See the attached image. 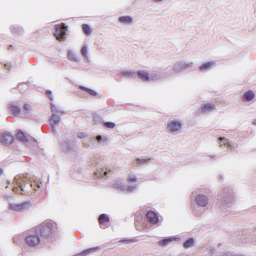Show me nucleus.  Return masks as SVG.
<instances>
[{"instance_id": "obj_13", "label": "nucleus", "mask_w": 256, "mask_h": 256, "mask_svg": "<svg viewBox=\"0 0 256 256\" xmlns=\"http://www.w3.org/2000/svg\"><path fill=\"white\" fill-rule=\"evenodd\" d=\"M244 98L247 101L252 100L254 97V94L252 91H248L244 94Z\"/></svg>"}, {"instance_id": "obj_31", "label": "nucleus", "mask_w": 256, "mask_h": 256, "mask_svg": "<svg viewBox=\"0 0 256 256\" xmlns=\"http://www.w3.org/2000/svg\"><path fill=\"white\" fill-rule=\"evenodd\" d=\"M96 139L98 140H100L102 139V136H96Z\"/></svg>"}, {"instance_id": "obj_21", "label": "nucleus", "mask_w": 256, "mask_h": 256, "mask_svg": "<svg viewBox=\"0 0 256 256\" xmlns=\"http://www.w3.org/2000/svg\"><path fill=\"white\" fill-rule=\"evenodd\" d=\"M133 74V72L129 71H122L118 73V75L120 76H130Z\"/></svg>"}, {"instance_id": "obj_28", "label": "nucleus", "mask_w": 256, "mask_h": 256, "mask_svg": "<svg viewBox=\"0 0 256 256\" xmlns=\"http://www.w3.org/2000/svg\"><path fill=\"white\" fill-rule=\"evenodd\" d=\"M148 160H150V159H148V160H147V159H140V158L137 159L138 162L140 164L146 162Z\"/></svg>"}, {"instance_id": "obj_3", "label": "nucleus", "mask_w": 256, "mask_h": 256, "mask_svg": "<svg viewBox=\"0 0 256 256\" xmlns=\"http://www.w3.org/2000/svg\"><path fill=\"white\" fill-rule=\"evenodd\" d=\"M0 140L2 144L8 145L13 142L14 138L10 134L4 132L2 134Z\"/></svg>"}, {"instance_id": "obj_20", "label": "nucleus", "mask_w": 256, "mask_h": 256, "mask_svg": "<svg viewBox=\"0 0 256 256\" xmlns=\"http://www.w3.org/2000/svg\"><path fill=\"white\" fill-rule=\"evenodd\" d=\"M172 241V238H168L162 240L159 242V244L162 246H166L170 242Z\"/></svg>"}, {"instance_id": "obj_10", "label": "nucleus", "mask_w": 256, "mask_h": 256, "mask_svg": "<svg viewBox=\"0 0 256 256\" xmlns=\"http://www.w3.org/2000/svg\"><path fill=\"white\" fill-rule=\"evenodd\" d=\"M215 105L214 104H204L202 107V112H206L214 109Z\"/></svg>"}, {"instance_id": "obj_19", "label": "nucleus", "mask_w": 256, "mask_h": 256, "mask_svg": "<svg viewBox=\"0 0 256 256\" xmlns=\"http://www.w3.org/2000/svg\"><path fill=\"white\" fill-rule=\"evenodd\" d=\"M193 240L192 238H190L184 244V246L185 248H188L190 247H191L193 245Z\"/></svg>"}, {"instance_id": "obj_7", "label": "nucleus", "mask_w": 256, "mask_h": 256, "mask_svg": "<svg viewBox=\"0 0 256 256\" xmlns=\"http://www.w3.org/2000/svg\"><path fill=\"white\" fill-rule=\"evenodd\" d=\"M181 124L178 121H172L168 123V128L171 132L178 130L181 128Z\"/></svg>"}, {"instance_id": "obj_35", "label": "nucleus", "mask_w": 256, "mask_h": 256, "mask_svg": "<svg viewBox=\"0 0 256 256\" xmlns=\"http://www.w3.org/2000/svg\"><path fill=\"white\" fill-rule=\"evenodd\" d=\"M68 56H69V58H70V60H72V58H70V55Z\"/></svg>"}, {"instance_id": "obj_4", "label": "nucleus", "mask_w": 256, "mask_h": 256, "mask_svg": "<svg viewBox=\"0 0 256 256\" xmlns=\"http://www.w3.org/2000/svg\"><path fill=\"white\" fill-rule=\"evenodd\" d=\"M146 216L148 222L152 224H155L158 222V214L154 211H148L146 214Z\"/></svg>"}, {"instance_id": "obj_22", "label": "nucleus", "mask_w": 256, "mask_h": 256, "mask_svg": "<svg viewBox=\"0 0 256 256\" xmlns=\"http://www.w3.org/2000/svg\"><path fill=\"white\" fill-rule=\"evenodd\" d=\"M104 126L108 128H114L116 124L112 122H106L104 123Z\"/></svg>"}, {"instance_id": "obj_26", "label": "nucleus", "mask_w": 256, "mask_h": 256, "mask_svg": "<svg viewBox=\"0 0 256 256\" xmlns=\"http://www.w3.org/2000/svg\"><path fill=\"white\" fill-rule=\"evenodd\" d=\"M128 180L129 182H136L137 178L134 176H130Z\"/></svg>"}, {"instance_id": "obj_18", "label": "nucleus", "mask_w": 256, "mask_h": 256, "mask_svg": "<svg viewBox=\"0 0 256 256\" xmlns=\"http://www.w3.org/2000/svg\"><path fill=\"white\" fill-rule=\"evenodd\" d=\"M82 28L84 32L86 35H89L91 34V30L87 24H83L82 25Z\"/></svg>"}, {"instance_id": "obj_30", "label": "nucleus", "mask_w": 256, "mask_h": 256, "mask_svg": "<svg viewBox=\"0 0 256 256\" xmlns=\"http://www.w3.org/2000/svg\"><path fill=\"white\" fill-rule=\"evenodd\" d=\"M13 191L16 193H18L20 191V190L18 188H13Z\"/></svg>"}, {"instance_id": "obj_12", "label": "nucleus", "mask_w": 256, "mask_h": 256, "mask_svg": "<svg viewBox=\"0 0 256 256\" xmlns=\"http://www.w3.org/2000/svg\"><path fill=\"white\" fill-rule=\"evenodd\" d=\"M16 138L20 142H25L28 141V137L22 131L18 132Z\"/></svg>"}, {"instance_id": "obj_9", "label": "nucleus", "mask_w": 256, "mask_h": 256, "mask_svg": "<svg viewBox=\"0 0 256 256\" xmlns=\"http://www.w3.org/2000/svg\"><path fill=\"white\" fill-rule=\"evenodd\" d=\"M137 74L139 78L143 81L148 82L150 80V74L146 70H138L137 72Z\"/></svg>"}, {"instance_id": "obj_11", "label": "nucleus", "mask_w": 256, "mask_h": 256, "mask_svg": "<svg viewBox=\"0 0 256 256\" xmlns=\"http://www.w3.org/2000/svg\"><path fill=\"white\" fill-rule=\"evenodd\" d=\"M118 20L120 22L124 24H129L132 22V19L129 16H123L120 17Z\"/></svg>"}, {"instance_id": "obj_16", "label": "nucleus", "mask_w": 256, "mask_h": 256, "mask_svg": "<svg viewBox=\"0 0 256 256\" xmlns=\"http://www.w3.org/2000/svg\"><path fill=\"white\" fill-rule=\"evenodd\" d=\"M213 64L212 62H207L200 66V69L202 70L210 69L212 66Z\"/></svg>"}, {"instance_id": "obj_8", "label": "nucleus", "mask_w": 256, "mask_h": 256, "mask_svg": "<svg viewBox=\"0 0 256 256\" xmlns=\"http://www.w3.org/2000/svg\"><path fill=\"white\" fill-rule=\"evenodd\" d=\"M98 223L102 228H104L106 224L109 222L108 217L105 214H102L98 218Z\"/></svg>"}, {"instance_id": "obj_5", "label": "nucleus", "mask_w": 256, "mask_h": 256, "mask_svg": "<svg viewBox=\"0 0 256 256\" xmlns=\"http://www.w3.org/2000/svg\"><path fill=\"white\" fill-rule=\"evenodd\" d=\"M27 206L26 202L21 204H10V208L15 212H22L25 210Z\"/></svg>"}, {"instance_id": "obj_2", "label": "nucleus", "mask_w": 256, "mask_h": 256, "mask_svg": "<svg viewBox=\"0 0 256 256\" xmlns=\"http://www.w3.org/2000/svg\"><path fill=\"white\" fill-rule=\"evenodd\" d=\"M56 32L54 36L57 40L62 41L64 40L66 38V31L67 27L64 26V24H58L55 26Z\"/></svg>"}, {"instance_id": "obj_33", "label": "nucleus", "mask_w": 256, "mask_h": 256, "mask_svg": "<svg viewBox=\"0 0 256 256\" xmlns=\"http://www.w3.org/2000/svg\"><path fill=\"white\" fill-rule=\"evenodd\" d=\"M2 170L0 168V175H1L2 174Z\"/></svg>"}, {"instance_id": "obj_27", "label": "nucleus", "mask_w": 256, "mask_h": 256, "mask_svg": "<svg viewBox=\"0 0 256 256\" xmlns=\"http://www.w3.org/2000/svg\"><path fill=\"white\" fill-rule=\"evenodd\" d=\"M92 250H94V248H90V249L86 250L82 252L81 253V254L82 255V256L86 255V254H87L88 253H89L90 252H91Z\"/></svg>"}, {"instance_id": "obj_29", "label": "nucleus", "mask_w": 256, "mask_h": 256, "mask_svg": "<svg viewBox=\"0 0 256 256\" xmlns=\"http://www.w3.org/2000/svg\"><path fill=\"white\" fill-rule=\"evenodd\" d=\"M46 95L50 98V100H52V98L51 97L52 96V92L50 90H46Z\"/></svg>"}, {"instance_id": "obj_23", "label": "nucleus", "mask_w": 256, "mask_h": 256, "mask_svg": "<svg viewBox=\"0 0 256 256\" xmlns=\"http://www.w3.org/2000/svg\"><path fill=\"white\" fill-rule=\"evenodd\" d=\"M220 146L228 144V141L227 139H225L224 138H220Z\"/></svg>"}, {"instance_id": "obj_1", "label": "nucleus", "mask_w": 256, "mask_h": 256, "mask_svg": "<svg viewBox=\"0 0 256 256\" xmlns=\"http://www.w3.org/2000/svg\"><path fill=\"white\" fill-rule=\"evenodd\" d=\"M52 225L46 224L36 227L34 231L25 238L26 244L30 247H35L40 243V236H47L52 233Z\"/></svg>"}, {"instance_id": "obj_34", "label": "nucleus", "mask_w": 256, "mask_h": 256, "mask_svg": "<svg viewBox=\"0 0 256 256\" xmlns=\"http://www.w3.org/2000/svg\"><path fill=\"white\" fill-rule=\"evenodd\" d=\"M106 174H107V172L105 171V172H104V175H106Z\"/></svg>"}, {"instance_id": "obj_17", "label": "nucleus", "mask_w": 256, "mask_h": 256, "mask_svg": "<svg viewBox=\"0 0 256 256\" xmlns=\"http://www.w3.org/2000/svg\"><path fill=\"white\" fill-rule=\"evenodd\" d=\"M80 88L82 90H84V92H88V94H89L91 96H95L96 95V92L95 91H94V90L89 89L88 88H86L82 86H80Z\"/></svg>"}, {"instance_id": "obj_15", "label": "nucleus", "mask_w": 256, "mask_h": 256, "mask_svg": "<svg viewBox=\"0 0 256 256\" xmlns=\"http://www.w3.org/2000/svg\"><path fill=\"white\" fill-rule=\"evenodd\" d=\"M50 121L52 126L56 125L60 122V118L58 116L53 114L50 119Z\"/></svg>"}, {"instance_id": "obj_25", "label": "nucleus", "mask_w": 256, "mask_h": 256, "mask_svg": "<svg viewBox=\"0 0 256 256\" xmlns=\"http://www.w3.org/2000/svg\"><path fill=\"white\" fill-rule=\"evenodd\" d=\"M24 109L26 112H29L31 110V106L28 104H25L24 105Z\"/></svg>"}, {"instance_id": "obj_14", "label": "nucleus", "mask_w": 256, "mask_h": 256, "mask_svg": "<svg viewBox=\"0 0 256 256\" xmlns=\"http://www.w3.org/2000/svg\"><path fill=\"white\" fill-rule=\"evenodd\" d=\"M10 108L12 112V114L15 116H18L21 112V110L20 107L16 106H11Z\"/></svg>"}, {"instance_id": "obj_24", "label": "nucleus", "mask_w": 256, "mask_h": 256, "mask_svg": "<svg viewBox=\"0 0 256 256\" xmlns=\"http://www.w3.org/2000/svg\"><path fill=\"white\" fill-rule=\"evenodd\" d=\"M81 53L84 56L85 58L87 57V49L86 47L84 46L82 48Z\"/></svg>"}, {"instance_id": "obj_32", "label": "nucleus", "mask_w": 256, "mask_h": 256, "mask_svg": "<svg viewBox=\"0 0 256 256\" xmlns=\"http://www.w3.org/2000/svg\"><path fill=\"white\" fill-rule=\"evenodd\" d=\"M20 190L21 191H24V188L22 187V186H20Z\"/></svg>"}, {"instance_id": "obj_6", "label": "nucleus", "mask_w": 256, "mask_h": 256, "mask_svg": "<svg viewBox=\"0 0 256 256\" xmlns=\"http://www.w3.org/2000/svg\"><path fill=\"white\" fill-rule=\"evenodd\" d=\"M198 204L201 206H206L208 202V198L204 194L198 195L196 198Z\"/></svg>"}]
</instances>
